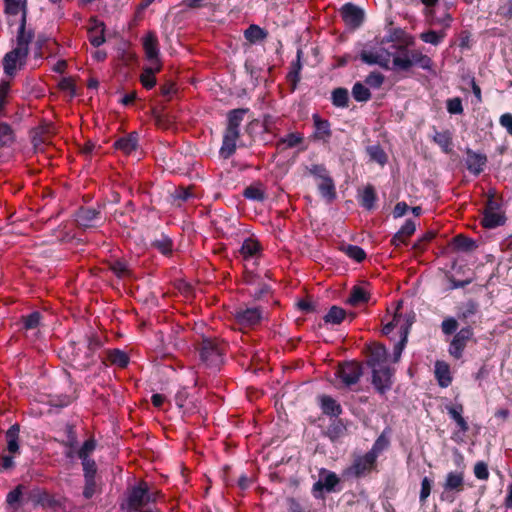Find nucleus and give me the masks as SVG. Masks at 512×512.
Wrapping results in <instances>:
<instances>
[{
  "label": "nucleus",
  "instance_id": "19",
  "mask_svg": "<svg viewBox=\"0 0 512 512\" xmlns=\"http://www.w3.org/2000/svg\"><path fill=\"white\" fill-rule=\"evenodd\" d=\"M312 120L314 124L313 139L328 142L332 136L331 124L327 119H322L319 114H313Z\"/></svg>",
  "mask_w": 512,
  "mask_h": 512
},
{
  "label": "nucleus",
  "instance_id": "24",
  "mask_svg": "<svg viewBox=\"0 0 512 512\" xmlns=\"http://www.w3.org/2000/svg\"><path fill=\"white\" fill-rule=\"evenodd\" d=\"M413 323L414 316H410L406 319L405 323L401 325L400 340L394 345L393 348L394 361H398V359L400 358L407 343L408 334Z\"/></svg>",
  "mask_w": 512,
  "mask_h": 512
},
{
  "label": "nucleus",
  "instance_id": "21",
  "mask_svg": "<svg viewBox=\"0 0 512 512\" xmlns=\"http://www.w3.org/2000/svg\"><path fill=\"white\" fill-rule=\"evenodd\" d=\"M106 357L102 360L104 365H107V362L110 365H115L119 368H126L130 362L129 355L118 348L108 349L105 351Z\"/></svg>",
  "mask_w": 512,
  "mask_h": 512
},
{
  "label": "nucleus",
  "instance_id": "27",
  "mask_svg": "<svg viewBox=\"0 0 512 512\" xmlns=\"http://www.w3.org/2000/svg\"><path fill=\"white\" fill-rule=\"evenodd\" d=\"M347 432L344 421L338 417L331 419L329 426L325 432V435L332 441L336 442L340 438L344 437Z\"/></svg>",
  "mask_w": 512,
  "mask_h": 512
},
{
  "label": "nucleus",
  "instance_id": "45",
  "mask_svg": "<svg viewBox=\"0 0 512 512\" xmlns=\"http://www.w3.org/2000/svg\"><path fill=\"white\" fill-rule=\"evenodd\" d=\"M321 480L323 482V485L325 487V491L327 492H334L336 491V486L339 484L340 479L336 475V473L332 471H328L326 469H322L320 472Z\"/></svg>",
  "mask_w": 512,
  "mask_h": 512
},
{
  "label": "nucleus",
  "instance_id": "3",
  "mask_svg": "<svg viewBox=\"0 0 512 512\" xmlns=\"http://www.w3.org/2000/svg\"><path fill=\"white\" fill-rule=\"evenodd\" d=\"M249 108H237L228 111L227 126L223 133L222 145L219 155L223 159H229L236 151L237 141L240 138V125L244 116L249 113Z\"/></svg>",
  "mask_w": 512,
  "mask_h": 512
},
{
  "label": "nucleus",
  "instance_id": "31",
  "mask_svg": "<svg viewBox=\"0 0 512 512\" xmlns=\"http://www.w3.org/2000/svg\"><path fill=\"white\" fill-rule=\"evenodd\" d=\"M506 217L502 212H483L481 225L486 229H494L504 225Z\"/></svg>",
  "mask_w": 512,
  "mask_h": 512
},
{
  "label": "nucleus",
  "instance_id": "16",
  "mask_svg": "<svg viewBox=\"0 0 512 512\" xmlns=\"http://www.w3.org/2000/svg\"><path fill=\"white\" fill-rule=\"evenodd\" d=\"M465 153V164L467 170L475 176L480 175L487 164V156L483 153H477L470 148H466Z\"/></svg>",
  "mask_w": 512,
  "mask_h": 512
},
{
  "label": "nucleus",
  "instance_id": "34",
  "mask_svg": "<svg viewBox=\"0 0 512 512\" xmlns=\"http://www.w3.org/2000/svg\"><path fill=\"white\" fill-rule=\"evenodd\" d=\"M370 300V294L361 286H353L351 288L349 297L347 299V303L351 306H358L360 304H365Z\"/></svg>",
  "mask_w": 512,
  "mask_h": 512
},
{
  "label": "nucleus",
  "instance_id": "36",
  "mask_svg": "<svg viewBox=\"0 0 512 512\" xmlns=\"http://www.w3.org/2000/svg\"><path fill=\"white\" fill-rule=\"evenodd\" d=\"M151 246L164 256H170L173 252V240L165 234L153 240Z\"/></svg>",
  "mask_w": 512,
  "mask_h": 512
},
{
  "label": "nucleus",
  "instance_id": "26",
  "mask_svg": "<svg viewBox=\"0 0 512 512\" xmlns=\"http://www.w3.org/2000/svg\"><path fill=\"white\" fill-rule=\"evenodd\" d=\"M320 408L323 414L333 418L338 417L343 412L341 405L329 395L320 397Z\"/></svg>",
  "mask_w": 512,
  "mask_h": 512
},
{
  "label": "nucleus",
  "instance_id": "41",
  "mask_svg": "<svg viewBox=\"0 0 512 512\" xmlns=\"http://www.w3.org/2000/svg\"><path fill=\"white\" fill-rule=\"evenodd\" d=\"M244 198L252 201L263 202L266 198L265 191L262 188L261 183L247 186L243 190Z\"/></svg>",
  "mask_w": 512,
  "mask_h": 512
},
{
  "label": "nucleus",
  "instance_id": "53",
  "mask_svg": "<svg viewBox=\"0 0 512 512\" xmlns=\"http://www.w3.org/2000/svg\"><path fill=\"white\" fill-rule=\"evenodd\" d=\"M16 140L15 128L2 121V147L11 146Z\"/></svg>",
  "mask_w": 512,
  "mask_h": 512
},
{
  "label": "nucleus",
  "instance_id": "30",
  "mask_svg": "<svg viewBox=\"0 0 512 512\" xmlns=\"http://www.w3.org/2000/svg\"><path fill=\"white\" fill-rule=\"evenodd\" d=\"M435 134L432 138L433 142L436 143L445 154L452 152L453 139L452 133L449 130L437 131L436 127L433 126Z\"/></svg>",
  "mask_w": 512,
  "mask_h": 512
},
{
  "label": "nucleus",
  "instance_id": "48",
  "mask_svg": "<svg viewBox=\"0 0 512 512\" xmlns=\"http://www.w3.org/2000/svg\"><path fill=\"white\" fill-rule=\"evenodd\" d=\"M390 445L389 439L382 433L377 437V439L374 441L371 449L367 451L370 455H372L376 460L379 457V455L388 449Z\"/></svg>",
  "mask_w": 512,
  "mask_h": 512
},
{
  "label": "nucleus",
  "instance_id": "37",
  "mask_svg": "<svg viewBox=\"0 0 512 512\" xmlns=\"http://www.w3.org/2000/svg\"><path fill=\"white\" fill-rule=\"evenodd\" d=\"M268 36V32L256 24H251L245 31L244 37L247 41L254 44L263 41Z\"/></svg>",
  "mask_w": 512,
  "mask_h": 512
},
{
  "label": "nucleus",
  "instance_id": "5",
  "mask_svg": "<svg viewBox=\"0 0 512 512\" xmlns=\"http://www.w3.org/2000/svg\"><path fill=\"white\" fill-rule=\"evenodd\" d=\"M4 13L9 28L17 25L16 35H27V0H4Z\"/></svg>",
  "mask_w": 512,
  "mask_h": 512
},
{
  "label": "nucleus",
  "instance_id": "58",
  "mask_svg": "<svg viewBox=\"0 0 512 512\" xmlns=\"http://www.w3.org/2000/svg\"><path fill=\"white\" fill-rule=\"evenodd\" d=\"M446 109L451 115H461L464 112L462 99L460 97H453L446 100Z\"/></svg>",
  "mask_w": 512,
  "mask_h": 512
},
{
  "label": "nucleus",
  "instance_id": "10",
  "mask_svg": "<svg viewBox=\"0 0 512 512\" xmlns=\"http://www.w3.org/2000/svg\"><path fill=\"white\" fill-rule=\"evenodd\" d=\"M102 347V341L101 339L96 336L92 335L88 337L87 339V351L84 354L83 358H80L78 353L73 354V361L76 363V368L79 370H87L92 365L95 364V353L97 350H99Z\"/></svg>",
  "mask_w": 512,
  "mask_h": 512
},
{
  "label": "nucleus",
  "instance_id": "4",
  "mask_svg": "<svg viewBox=\"0 0 512 512\" xmlns=\"http://www.w3.org/2000/svg\"><path fill=\"white\" fill-rule=\"evenodd\" d=\"M226 349L225 341L209 337H204L197 347L201 362L214 369H218L223 364Z\"/></svg>",
  "mask_w": 512,
  "mask_h": 512
},
{
  "label": "nucleus",
  "instance_id": "54",
  "mask_svg": "<svg viewBox=\"0 0 512 512\" xmlns=\"http://www.w3.org/2000/svg\"><path fill=\"white\" fill-rule=\"evenodd\" d=\"M22 485H18L16 488H14L12 491H10L6 497V502L8 506H10L13 509H17L21 505V498H22Z\"/></svg>",
  "mask_w": 512,
  "mask_h": 512
},
{
  "label": "nucleus",
  "instance_id": "7",
  "mask_svg": "<svg viewBox=\"0 0 512 512\" xmlns=\"http://www.w3.org/2000/svg\"><path fill=\"white\" fill-rule=\"evenodd\" d=\"M376 470L377 460L366 452L364 455L356 456L352 464L344 470L343 475L347 478L361 479Z\"/></svg>",
  "mask_w": 512,
  "mask_h": 512
},
{
  "label": "nucleus",
  "instance_id": "44",
  "mask_svg": "<svg viewBox=\"0 0 512 512\" xmlns=\"http://www.w3.org/2000/svg\"><path fill=\"white\" fill-rule=\"evenodd\" d=\"M366 152L371 161L384 166L387 163L388 157L384 149L379 145H371L366 148Z\"/></svg>",
  "mask_w": 512,
  "mask_h": 512
},
{
  "label": "nucleus",
  "instance_id": "47",
  "mask_svg": "<svg viewBox=\"0 0 512 512\" xmlns=\"http://www.w3.org/2000/svg\"><path fill=\"white\" fill-rule=\"evenodd\" d=\"M341 251H343L350 259H353L357 263L363 262L367 257L364 249L357 245H344L341 247Z\"/></svg>",
  "mask_w": 512,
  "mask_h": 512
},
{
  "label": "nucleus",
  "instance_id": "35",
  "mask_svg": "<svg viewBox=\"0 0 512 512\" xmlns=\"http://www.w3.org/2000/svg\"><path fill=\"white\" fill-rule=\"evenodd\" d=\"M451 246L455 251L470 252L476 248V243L473 239L459 234L453 237Z\"/></svg>",
  "mask_w": 512,
  "mask_h": 512
},
{
  "label": "nucleus",
  "instance_id": "2",
  "mask_svg": "<svg viewBox=\"0 0 512 512\" xmlns=\"http://www.w3.org/2000/svg\"><path fill=\"white\" fill-rule=\"evenodd\" d=\"M34 38L33 30H28L27 35H16V47L7 52L2 58L3 70L6 76L13 78L22 70L29 54V44Z\"/></svg>",
  "mask_w": 512,
  "mask_h": 512
},
{
  "label": "nucleus",
  "instance_id": "29",
  "mask_svg": "<svg viewBox=\"0 0 512 512\" xmlns=\"http://www.w3.org/2000/svg\"><path fill=\"white\" fill-rule=\"evenodd\" d=\"M262 251V246L260 244V242L255 239V238H252V237H248L246 238L241 247H240V254L242 255V257L247 260L249 258H253L257 255H259Z\"/></svg>",
  "mask_w": 512,
  "mask_h": 512
},
{
  "label": "nucleus",
  "instance_id": "50",
  "mask_svg": "<svg viewBox=\"0 0 512 512\" xmlns=\"http://www.w3.org/2000/svg\"><path fill=\"white\" fill-rule=\"evenodd\" d=\"M193 196L192 190L190 187H177L171 193V198L174 203H177L180 206L182 203L188 201Z\"/></svg>",
  "mask_w": 512,
  "mask_h": 512
},
{
  "label": "nucleus",
  "instance_id": "57",
  "mask_svg": "<svg viewBox=\"0 0 512 512\" xmlns=\"http://www.w3.org/2000/svg\"><path fill=\"white\" fill-rule=\"evenodd\" d=\"M496 14L506 21H512V0H500Z\"/></svg>",
  "mask_w": 512,
  "mask_h": 512
},
{
  "label": "nucleus",
  "instance_id": "64",
  "mask_svg": "<svg viewBox=\"0 0 512 512\" xmlns=\"http://www.w3.org/2000/svg\"><path fill=\"white\" fill-rule=\"evenodd\" d=\"M384 75L380 72L373 71L365 78V83L372 88H380L384 82Z\"/></svg>",
  "mask_w": 512,
  "mask_h": 512
},
{
  "label": "nucleus",
  "instance_id": "43",
  "mask_svg": "<svg viewBox=\"0 0 512 512\" xmlns=\"http://www.w3.org/2000/svg\"><path fill=\"white\" fill-rule=\"evenodd\" d=\"M410 54L412 66L416 65L424 70H432L433 61L429 56L422 54L420 51L417 50H411Z\"/></svg>",
  "mask_w": 512,
  "mask_h": 512
},
{
  "label": "nucleus",
  "instance_id": "63",
  "mask_svg": "<svg viewBox=\"0 0 512 512\" xmlns=\"http://www.w3.org/2000/svg\"><path fill=\"white\" fill-rule=\"evenodd\" d=\"M500 209V199L496 198L494 193L489 192L483 212H500Z\"/></svg>",
  "mask_w": 512,
  "mask_h": 512
},
{
  "label": "nucleus",
  "instance_id": "40",
  "mask_svg": "<svg viewBox=\"0 0 512 512\" xmlns=\"http://www.w3.org/2000/svg\"><path fill=\"white\" fill-rule=\"evenodd\" d=\"M346 315V311L343 308L333 305L324 316L323 320L326 324L339 325L343 322Z\"/></svg>",
  "mask_w": 512,
  "mask_h": 512
},
{
  "label": "nucleus",
  "instance_id": "61",
  "mask_svg": "<svg viewBox=\"0 0 512 512\" xmlns=\"http://www.w3.org/2000/svg\"><path fill=\"white\" fill-rule=\"evenodd\" d=\"M96 449V441L93 438L87 439L77 452L81 460L90 458V454Z\"/></svg>",
  "mask_w": 512,
  "mask_h": 512
},
{
  "label": "nucleus",
  "instance_id": "13",
  "mask_svg": "<svg viewBox=\"0 0 512 512\" xmlns=\"http://www.w3.org/2000/svg\"><path fill=\"white\" fill-rule=\"evenodd\" d=\"M103 221L100 209L93 207H80L75 213V222L80 228H96Z\"/></svg>",
  "mask_w": 512,
  "mask_h": 512
},
{
  "label": "nucleus",
  "instance_id": "46",
  "mask_svg": "<svg viewBox=\"0 0 512 512\" xmlns=\"http://www.w3.org/2000/svg\"><path fill=\"white\" fill-rule=\"evenodd\" d=\"M332 104L335 107L346 108L349 104V93L346 88L339 87L332 91Z\"/></svg>",
  "mask_w": 512,
  "mask_h": 512
},
{
  "label": "nucleus",
  "instance_id": "62",
  "mask_svg": "<svg viewBox=\"0 0 512 512\" xmlns=\"http://www.w3.org/2000/svg\"><path fill=\"white\" fill-rule=\"evenodd\" d=\"M307 170L310 175L320 181L330 175L324 164H312L307 167Z\"/></svg>",
  "mask_w": 512,
  "mask_h": 512
},
{
  "label": "nucleus",
  "instance_id": "32",
  "mask_svg": "<svg viewBox=\"0 0 512 512\" xmlns=\"http://www.w3.org/2000/svg\"><path fill=\"white\" fill-rule=\"evenodd\" d=\"M318 191L322 198L328 202H333L337 197L335 182L329 175L318 184Z\"/></svg>",
  "mask_w": 512,
  "mask_h": 512
},
{
  "label": "nucleus",
  "instance_id": "39",
  "mask_svg": "<svg viewBox=\"0 0 512 512\" xmlns=\"http://www.w3.org/2000/svg\"><path fill=\"white\" fill-rule=\"evenodd\" d=\"M393 66L397 70L408 71L412 67L410 50L401 47V54L393 57Z\"/></svg>",
  "mask_w": 512,
  "mask_h": 512
},
{
  "label": "nucleus",
  "instance_id": "51",
  "mask_svg": "<svg viewBox=\"0 0 512 512\" xmlns=\"http://www.w3.org/2000/svg\"><path fill=\"white\" fill-rule=\"evenodd\" d=\"M77 396H72L68 394H56L51 395L49 399V404L53 407L64 408L69 406Z\"/></svg>",
  "mask_w": 512,
  "mask_h": 512
},
{
  "label": "nucleus",
  "instance_id": "59",
  "mask_svg": "<svg viewBox=\"0 0 512 512\" xmlns=\"http://www.w3.org/2000/svg\"><path fill=\"white\" fill-rule=\"evenodd\" d=\"M436 236L434 231L425 232L416 242L413 244V249L417 252H423L426 249L428 243H430Z\"/></svg>",
  "mask_w": 512,
  "mask_h": 512
},
{
  "label": "nucleus",
  "instance_id": "23",
  "mask_svg": "<svg viewBox=\"0 0 512 512\" xmlns=\"http://www.w3.org/2000/svg\"><path fill=\"white\" fill-rule=\"evenodd\" d=\"M449 417L456 422L460 431L466 433L469 430V425L463 417L464 406L462 403H454L445 406Z\"/></svg>",
  "mask_w": 512,
  "mask_h": 512
},
{
  "label": "nucleus",
  "instance_id": "33",
  "mask_svg": "<svg viewBox=\"0 0 512 512\" xmlns=\"http://www.w3.org/2000/svg\"><path fill=\"white\" fill-rule=\"evenodd\" d=\"M479 312V304L470 299L467 302L463 303L457 312V321L460 320L464 323L468 322V319L472 316L476 315Z\"/></svg>",
  "mask_w": 512,
  "mask_h": 512
},
{
  "label": "nucleus",
  "instance_id": "60",
  "mask_svg": "<svg viewBox=\"0 0 512 512\" xmlns=\"http://www.w3.org/2000/svg\"><path fill=\"white\" fill-rule=\"evenodd\" d=\"M432 484H433L432 479H430L428 477H424L422 479L421 489H420V494H419V501H420L421 505L426 504L427 499L431 494Z\"/></svg>",
  "mask_w": 512,
  "mask_h": 512
},
{
  "label": "nucleus",
  "instance_id": "6",
  "mask_svg": "<svg viewBox=\"0 0 512 512\" xmlns=\"http://www.w3.org/2000/svg\"><path fill=\"white\" fill-rule=\"evenodd\" d=\"M363 375V366L359 361H343L338 364L335 377L343 388H351L356 385Z\"/></svg>",
  "mask_w": 512,
  "mask_h": 512
},
{
  "label": "nucleus",
  "instance_id": "8",
  "mask_svg": "<svg viewBox=\"0 0 512 512\" xmlns=\"http://www.w3.org/2000/svg\"><path fill=\"white\" fill-rule=\"evenodd\" d=\"M20 425L15 423L5 432L6 450L9 455H2V470H8L15 466L14 457L20 454L19 445Z\"/></svg>",
  "mask_w": 512,
  "mask_h": 512
},
{
  "label": "nucleus",
  "instance_id": "28",
  "mask_svg": "<svg viewBox=\"0 0 512 512\" xmlns=\"http://www.w3.org/2000/svg\"><path fill=\"white\" fill-rule=\"evenodd\" d=\"M161 69H162L161 63H158V65H153L151 67L143 68V71L140 75L139 80L145 89L150 90L155 87V85L157 83L155 75L158 72H160Z\"/></svg>",
  "mask_w": 512,
  "mask_h": 512
},
{
  "label": "nucleus",
  "instance_id": "55",
  "mask_svg": "<svg viewBox=\"0 0 512 512\" xmlns=\"http://www.w3.org/2000/svg\"><path fill=\"white\" fill-rule=\"evenodd\" d=\"M64 432L66 435V440L63 441L62 444L70 449L75 448L78 443L75 426L69 423L66 424Z\"/></svg>",
  "mask_w": 512,
  "mask_h": 512
},
{
  "label": "nucleus",
  "instance_id": "56",
  "mask_svg": "<svg viewBox=\"0 0 512 512\" xmlns=\"http://www.w3.org/2000/svg\"><path fill=\"white\" fill-rule=\"evenodd\" d=\"M42 315L39 311H33L26 316H22L23 327L26 330L35 329L40 324Z\"/></svg>",
  "mask_w": 512,
  "mask_h": 512
},
{
  "label": "nucleus",
  "instance_id": "14",
  "mask_svg": "<svg viewBox=\"0 0 512 512\" xmlns=\"http://www.w3.org/2000/svg\"><path fill=\"white\" fill-rule=\"evenodd\" d=\"M464 490V473L462 471H450L447 473L445 481L443 483V493L441 498L449 499L450 493L459 494Z\"/></svg>",
  "mask_w": 512,
  "mask_h": 512
},
{
  "label": "nucleus",
  "instance_id": "20",
  "mask_svg": "<svg viewBox=\"0 0 512 512\" xmlns=\"http://www.w3.org/2000/svg\"><path fill=\"white\" fill-rule=\"evenodd\" d=\"M387 360V350L383 344L373 343L368 346L367 365L370 368L379 367Z\"/></svg>",
  "mask_w": 512,
  "mask_h": 512
},
{
  "label": "nucleus",
  "instance_id": "38",
  "mask_svg": "<svg viewBox=\"0 0 512 512\" xmlns=\"http://www.w3.org/2000/svg\"><path fill=\"white\" fill-rule=\"evenodd\" d=\"M304 141V137L302 133L299 132H291L287 134L285 137H282L277 142V148L280 149H288L294 148Z\"/></svg>",
  "mask_w": 512,
  "mask_h": 512
},
{
  "label": "nucleus",
  "instance_id": "15",
  "mask_svg": "<svg viewBox=\"0 0 512 512\" xmlns=\"http://www.w3.org/2000/svg\"><path fill=\"white\" fill-rule=\"evenodd\" d=\"M341 16L345 24L351 28H358L364 21V12L352 3H346L341 8Z\"/></svg>",
  "mask_w": 512,
  "mask_h": 512
},
{
  "label": "nucleus",
  "instance_id": "42",
  "mask_svg": "<svg viewBox=\"0 0 512 512\" xmlns=\"http://www.w3.org/2000/svg\"><path fill=\"white\" fill-rule=\"evenodd\" d=\"M377 200V195L375 189L372 185H367L360 197V204L367 210H371L375 207V202Z\"/></svg>",
  "mask_w": 512,
  "mask_h": 512
},
{
  "label": "nucleus",
  "instance_id": "25",
  "mask_svg": "<svg viewBox=\"0 0 512 512\" xmlns=\"http://www.w3.org/2000/svg\"><path fill=\"white\" fill-rule=\"evenodd\" d=\"M90 23L93 24L92 27L89 28V41L92 46L99 47L105 42L104 30L105 25L103 22L99 21L96 17L90 18Z\"/></svg>",
  "mask_w": 512,
  "mask_h": 512
},
{
  "label": "nucleus",
  "instance_id": "9",
  "mask_svg": "<svg viewBox=\"0 0 512 512\" xmlns=\"http://www.w3.org/2000/svg\"><path fill=\"white\" fill-rule=\"evenodd\" d=\"M235 324L243 328H255L264 319V311L261 307H239L233 313Z\"/></svg>",
  "mask_w": 512,
  "mask_h": 512
},
{
  "label": "nucleus",
  "instance_id": "18",
  "mask_svg": "<svg viewBox=\"0 0 512 512\" xmlns=\"http://www.w3.org/2000/svg\"><path fill=\"white\" fill-rule=\"evenodd\" d=\"M143 49L145 51L146 58L152 63V65H158V63H161L159 60V42L154 32H148L143 38Z\"/></svg>",
  "mask_w": 512,
  "mask_h": 512
},
{
  "label": "nucleus",
  "instance_id": "11",
  "mask_svg": "<svg viewBox=\"0 0 512 512\" xmlns=\"http://www.w3.org/2000/svg\"><path fill=\"white\" fill-rule=\"evenodd\" d=\"M372 369L371 383L380 395L386 394L393 385V370L388 366H379Z\"/></svg>",
  "mask_w": 512,
  "mask_h": 512
},
{
  "label": "nucleus",
  "instance_id": "12",
  "mask_svg": "<svg viewBox=\"0 0 512 512\" xmlns=\"http://www.w3.org/2000/svg\"><path fill=\"white\" fill-rule=\"evenodd\" d=\"M146 504L147 482L142 480L129 490L126 500V510L127 512L139 511L142 510Z\"/></svg>",
  "mask_w": 512,
  "mask_h": 512
},
{
  "label": "nucleus",
  "instance_id": "49",
  "mask_svg": "<svg viewBox=\"0 0 512 512\" xmlns=\"http://www.w3.org/2000/svg\"><path fill=\"white\" fill-rule=\"evenodd\" d=\"M352 96L357 102H368L372 94L364 84L356 82L352 87Z\"/></svg>",
  "mask_w": 512,
  "mask_h": 512
},
{
  "label": "nucleus",
  "instance_id": "22",
  "mask_svg": "<svg viewBox=\"0 0 512 512\" xmlns=\"http://www.w3.org/2000/svg\"><path fill=\"white\" fill-rule=\"evenodd\" d=\"M434 367V375L438 385L441 388H447L450 386L453 381V377L451 375L449 364L445 361L437 360Z\"/></svg>",
  "mask_w": 512,
  "mask_h": 512
},
{
  "label": "nucleus",
  "instance_id": "52",
  "mask_svg": "<svg viewBox=\"0 0 512 512\" xmlns=\"http://www.w3.org/2000/svg\"><path fill=\"white\" fill-rule=\"evenodd\" d=\"M444 37H445V32H443V31L437 32L434 30H428V31L420 34V39L423 42L429 43V44H432L435 46L440 44L443 41Z\"/></svg>",
  "mask_w": 512,
  "mask_h": 512
},
{
  "label": "nucleus",
  "instance_id": "17",
  "mask_svg": "<svg viewBox=\"0 0 512 512\" xmlns=\"http://www.w3.org/2000/svg\"><path fill=\"white\" fill-rule=\"evenodd\" d=\"M113 147L121 151L125 155H130L135 152L139 147V134L136 131H132L119 139H117Z\"/></svg>",
  "mask_w": 512,
  "mask_h": 512
},
{
  "label": "nucleus",
  "instance_id": "1",
  "mask_svg": "<svg viewBox=\"0 0 512 512\" xmlns=\"http://www.w3.org/2000/svg\"><path fill=\"white\" fill-rule=\"evenodd\" d=\"M440 327L444 335H453V338L449 342L448 353L453 359L460 360L464 355L468 342L474 338L473 327L471 325H466L457 331L459 323L457 319L452 316L446 317L441 322Z\"/></svg>",
  "mask_w": 512,
  "mask_h": 512
}]
</instances>
